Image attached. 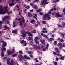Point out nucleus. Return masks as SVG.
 Here are the masks:
<instances>
[{"label":"nucleus","instance_id":"c03bdc74","mask_svg":"<svg viewBox=\"0 0 65 65\" xmlns=\"http://www.w3.org/2000/svg\"><path fill=\"white\" fill-rule=\"evenodd\" d=\"M56 52H57V54H59L60 53V51L59 50H58Z\"/></svg>","mask_w":65,"mask_h":65},{"label":"nucleus","instance_id":"a19ab883","mask_svg":"<svg viewBox=\"0 0 65 65\" xmlns=\"http://www.w3.org/2000/svg\"><path fill=\"white\" fill-rule=\"evenodd\" d=\"M2 47L3 48V50H4V51H6V48L3 47V46H2Z\"/></svg>","mask_w":65,"mask_h":65},{"label":"nucleus","instance_id":"6e6552de","mask_svg":"<svg viewBox=\"0 0 65 65\" xmlns=\"http://www.w3.org/2000/svg\"><path fill=\"white\" fill-rule=\"evenodd\" d=\"M41 2L42 3H43L44 4L46 5L48 4L49 3V2H47L46 1H41Z\"/></svg>","mask_w":65,"mask_h":65},{"label":"nucleus","instance_id":"37998d69","mask_svg":"<svg viewBox=\"0 0 65 65\" xmlns=\"http://www.w3.org/2000/svg\"><path fill=\"white\" fill-rule=\"evenodd\" d=\"M19 53L21 55L22 53V51H19Z\"/></svg>","mask_w":65,"mask_h":65},{"label":"nucleus","instance_id":"5701e85b","mask_svg":"<svg viewBox=\"0 0 65 65\" xmlns=\"http://www.w3.org/2000/svg\"><path fill=\"white\" fill-rule=\"evenodd\" d=\"M38 39H39V38L38 37H37L35 38L34 40H38Z\"/></svg>","mask_w":65,"mask_h":65},{"label":"nucleus","instance_id":"774afa93","mask_svg":"<svg viewBox=\"0 0 65 65\" xmlns=\"http://www.w3.org/2000/svg\"><path fill=\"white\" fill-rule=\"evenodd\" d=\"M12 26L14 28L15 27V25L13 24Z\"/></svg>","mask_w":65,"mask_h":65},{"label":"nucleus","instance_id":"a878e982","mask_svg":"<svg viewBox=\"0 0 65 65\" xmlns=\"http://www.w3.org/2000/svg\"><path fill=\"white\" fill-rule=\"evenodd\" d=\"M3 46H5L6 45V42H4L3 44Z\"/></svg>","mask_w":65,"mask_h":65},{"label":"nucleus","instance_id":"de8ad7c7","mask_svg":"<svg viewBox=\"0 0 65 65\" xmlns=\"http://www.w3.org/2000/svg\"><path fill=\"white\" fill-rule=\"evenodd\" d=\"M20 25L21 26H22V21H20Z\"/></svg>","mask_w":65,"mask_h":65},{"label":"nucleus","instance_id":"4c0bfd02","mask_svg":"<svg viewBox=\"0 0 65 65\" xmlns=\"http://www.w3.org/2000/svg\"><path fill=\"white\" fill-rule=\"evenodd\" d=\"M52 3H56V2L55 0H52Z\"/></svg>","mask_w":65,"mask_h":65},{"label":"nucleus","instance_id":"7c9ffc66","mask_svg":"<svg viewBox=\"0 0 65 65\" xmlns=\"http://www.w3.org/2000/svg\"><path fill=\"white\" fill-rule=\"evenodd\" d=\"M57 43V41H55L54 42V44L55 45H56Z\"/></svg>","mask_w":65,"mask_h":65},{"label":"nucleus","instance_id":"473e14b6","mask_svg":"<svg viewBox=\"0 0 65 65\" xmlns=\"http://www.w3.org/2000/svg\"><path fill=\"white\" fill-rule=\"evenodd\" d=\"M33 17L34 18H36L37 17V15L36 14H34Z\"/></svg>","mask_w":65,"mask_h":65},{"label":"nucleus","instance_id":"2f4dec72","mask_svg":"<svg viewBox=\"0 0 65 65\" xmlns=\"http://www.w3.org/2000/svg\"><path fill=\"white\" fill-rule=\"evenodd\" d=\"M49 44L47 43V44L46 46L45 47V48H47L49 47Z\"/></svg>","mask_w":65,"mask_h":65},{"label":"nucleus","instance_id":"09e8293b","mask_svg":"<svg viewBox=\"0 0 65 65\" xmlns=\"http://www.w3.org/2000/svg\"><path fill=\"white\" fill-rule=\"evenodd\" d=\"M56 55L57 56H61V54H57Z\"/></svg>","mask_w":65,"mask_h":65},{"label":"nucleus","instance_id":"4d7b16f0","mask_svg":"<svg viewBox=\"0 0 65 65\" xmlns=\"http://www.w3.org/2000/svg\"><path fill=\"white\" fill-rule=\"evenodd\" d=\"M53 9L54 10H56V8L55 7L53 8Z\"/></svg>","mask_w":65,"mask_h":65},{"label":"nucleus","instance_id":"aec40b11","mask_svg":"<svg viewBox=\"0 0 65 65\" xmlns=\"http://www.w3.org/2000/svg\"><path fill=\"white\" fill-rule=\"evenodd\" d=\"M7 25H5V26L4 27V29H5V30H6V29H7Z\"/></svg>","mask_w":65,"mask_h":65},{"label":"nucleus","instance_id":"f03ea898","mask_svg":"<svg viewBox=\"0 0 65 65\" xmlns=\"http://www.w3.org/2000/svg\"><path fill=\"white\" fill-rule=\"evenodd\" d=\"M24 57L22 56L21 55H19L18 56V58H19L20 61H22V59H24V60H25L26 59V57H27V56H26V55H24Z\"/></svg>","mask_w":65,"mask_h":65},{"label":"nucleus","instance_id":"f3484780","mask_svg":"<svg viewBox=\"0 0 65 65\" xmlns=\"http://www.w3.org/2000/svg\"><path fill=\"white\" fill-rule=\"evenodd\" d=\"M35 21V20H32L30 21V23H31L33 24H34Z\"/></svg>","mask_w":65,"mask_h":65},{"label":"nucleus","instance_id":"f257e3e1","mask_svg":"<svg viewBox=\"0 0 65 65\" xmlns=\"http://www.w3.org/2000/svg\"><path fill=\"white\" fill-rule=\"evenodd\" d=\"M4 9L5 11H2V9H1V8L0 7V14H5V13H6V12H8V8L7 6H5L4 8Z\"/></svg>","mask_w":65,"mask_h":65},{"label":"nucleus","instance_id":"c85d7f7f","mask_svg":"<svg viewBox=\"0 0 65 65\" xmlns=\"http://www.w3.org/2000/svg\"><path fill=\"white\" fill-rule=\"evenodd\" d=\"M42 23L43 24H46V22L44 21H42Z\"/></svg>","mask_w":65,"mask_h":65},{"label":"nucleus","instance_id":"13d9d810","mask_svg":"<svg viewBox=\"0 0 65 65\" xmlns=\"http://www.w3.org/2000/svg\"><path fill=\"white\" fill-rule=\"evenodd\" d=\"M30 56L31 58H33V56L32 55H30Z\"/></svg>","mask_w":65,"mask_h":65},{"label":"nucleus","instance_id":"e2e57ef3","mask_svg":"<svg viewBox=\"0 0 65 65\" xmlns=\"http://www.w3.org/2000/svg\"><path fill=\"white\" fill-rule=\"evenodd\" d=\"M39 59L40 60H41V59H42V58H41V57H39Z\"/></svg>","mask_w":65,"mask_h":65},{"label":"nucleus","instance_id":"0e129e2a","mask_svg":"<svg viewBox=\"0 0 65 65\" xmlns=\"http://www.w3.org/2000/svg\"><path fill=\"white\" fill-rule=\"evenodd\" d=\"M40 15H43V13L41 12L40 13Z\"/></svg>","mask_w":65,"mask_h":65},{"label":"nucleus","instance_id":"3c124183","mask_svg":"<svg viewBox=\"0 0 65 65\" xmlns=\"http://www.w3.org/2000/svg\"><path fill=\"white\" fill-rule=\"evenodd\" d=\"M60 60H63L64 59V57L62 56L60 58Z\"/></svg>","mask_w":65,"mask_h":65},{"label":"nucleus","instance_id":"a18cd8bd","mask_svg":"<svg viewBox=\"0 0 65 65\" xmlns=\"http://www.w3.org/2000/svg\"><path fill=\"white\" fill-rule=\"evenodd\" d=\"M22 37H26V34H24L23 36H22Z\"/></svg>","mask_w":65,"mask_h":65},{"label":"nucleus","instance_id":"39448f33","mask_svg":"<svg viewBox=\"0 0 65 65\" xmlns=\"http://www.w3.org/2000/svg\"><path fill=\"white\" fill-rule=\"evenodd\" d=\"M55 16L56 17V18H58V17H60L61 18V17H62V15L60 14H59V13H55Z\"/></svg>","mask_w":65,"mask_h":65},{"label":"nucleus","instance_id":"393cba45","mask_svg":"<svg viewBox=\"0 0 65 65\" xmlns=\"http://www.w3.org/2000/svg\"><path fill=\"white\" fill-rule=\"evenodd\" d=\"M3 23L2 22V21H0V29H1V28H2V27H1V26H2V25H1V24Z\"/></svg>","mask_w":65,"mask_h":65},{"label":"nucleus","instance_id":"b1692460","mask_svg":"<svg viewBox=\"0 0 65 65\" xmlns=\"http://www.w3.org/2000/svg\"><path fill=\"white\" fill-rule=\"evenodd\" d=\"M47 20H50V19H51V16L50 15H49L48 16H47Z\"/></svg>","mask_w":65,"mask_h":65},{"label":"nucleus","instance_id":"5fc2aeb1","mask_svg":"<svg viewBox=\"0 0 65 65\" xmlns=\"http://www.w3.org/2000/svg\"><path fill=\"white\" fill-rule=\"evenodd\" d=\"M58 27H63L62 26V25H58Z\"/></svg>","mask_w":65,"mask_h":65},{"label":"nucleus","instance_id":"2eb2a0df","mask_svg":"<svg viewBox=\"0 0 65 65\" xmlns=\"http://www.w3.org/2000/svg\"><path fill=\"white\" fill-rule=\"evenodd\" d=\"M42 10V9H37V12H40V11H41Z\"/></svg>","mask_w":65,"mask_h":65},{"label":"nucleus","instance_id":"338daca9","mask_svg":"<svg viewBox=\"0 0 65 65\" xmlns=\"http://www.w3.org/2000/svg\"><path fill=\"white\" fill-rule=\"evenodd\" d=\"M43 30H46V28L44 27L43 28Z\"/></svg>","mask_w":65,"mask_h":65},{"label":"nucleus","instance_id":"c756f323","mask_svg":"<svg viewBox=\"0 0 65 65\" xmlns=\"http://www.w3.org/2000/svg\"><path fill=\"white\" fill-rule=\"evenodd\" d=\"M65 40H64L62 39V38H61L60 39V41L61 42H63Z\"/></svg>","mask_w":65,"mask_h":65},{"label":"nucleus","instance_id":"6ab92c4d","mask_svg":"<svg viewBox=\"0 0 65 65\" xmlns=\"http://www.w3.org/2000/svg\"><path fill=\"white\" fill-rule=\"evenodd\" d=\"M42 32L44 33H47V30H43L42 31Z\"/></svg>","mask_w":65,"mask_h":65},{"label":"nucleus","instance_id":"f8f14e48","mask_svg":"<svg viewBox=\"0 0 65 65\" xmlns=\"http://www.w3.org/2000/svg\"><path fill=\"white\" fill-rule=\"evenodd\" d=\"M40 41L42 44H44V43L45 42L44 40H40Z\"/></svg>","mask_w":65,"mask_h":65},{"label":"nucleus","instance_id":"7ed1b4c3","mask_svg":"<svg viewBox=\"0 0 65 65\" xmlns=\"http://www.w3.org/2000/svg\"><path fill=\"white\" fill-rule=\"evenodd\" d=\"M15 52V50L13 48L12 50V51H10L9 50H8L7 51V53L8 55H11L13 54Z\"/></svg>","mask_w":65,"mask_h":65},{"label":"nucleus","instance_id":"8fccbe9b","mask_svg":"<svg viewBox=\"0 0 65 65\" xmlns=\"http://www.w3.org/2000/svg\"><path fill=\"white\" fill-rule=\"evenodd\" d=\"M1 55L2 57H4V54H2V53H1Z\"/></svg>","mask_w":65,"mask_h":65},{"label":"nucleus","instance_id":"1a4fd4ad","mask_svg":"<svg viewBox=\"0 0 65 65\" xmlns=\"http://www.w3.org/2000/svg\"><path fill=\"white\" fill-rule=\"evenodd\" d=\"M9 16H5L3 18V21L4 22V21H5V19H9Z\"/></svg>","mask_w":65,"mask_h":65},{"label":"nucleus","instance_id":"49530a36","mask_svg":"<svg viewBox=\"0 0 65 65\" xmlns=\"http://www.w3.org/2000/svg\"><path fill=\"white\" fill-rule=\"evenodd\" d=\"M27 53L28 54H30L31 53V52H28V51H26Z\"/></svg>","mask_w":65,"mask_h":65},{"label":"nucleus","instance_id":"cd10ccee","mask_svg":"<svg viewBox=\"0 0 65 65\" xmlns=\"http://www.w3.org/2000/svg\"><path fill=\"white\" fill-rule=\"evenodd\" d=\"M58 46H62V44L61 43H58L57 44Z\"/></svg>","mask_w":65,"mask_h":65},{"label":"nucleus","instance_id":"864d4df0","mask_svg":"<svg viewBox=\"0 0 65 65\" xmlns=\"http://www.w3.org/2000/svg\"><path fill=\"white\" fill-rule=\"evenodd\" d=\"M35 27H37V26H38V25L37 24H35Z\"/></svg>","mask_w":65,"mask_h":65},{"label":"nucleus","instance_id":"9d476101","mask_svg":"<svg viewBox=\"0 0 65 65\" xmlns=\"http://www.w3.org/2000/svg\"><path fill=\"white\" fill-rule=\"evenodd\" d=\"M14 62V61H13V59H11V62L9 64V65H13Z\"/></svg>","mask_w":65,"mask_h":65},{"label":"nucleus","instance_id":"20e7f679","mask_svg":"<svg viewBox=\"0 0 65 65\" xmlns=\"http://www.w3.org/2000/svg\"><path fill=\"white\" fill-rule=\"evenodd\" d=\"M14 0H10L9 2H11V3H10L9 4V5L10 6H13L14 5H15V4L14 3Z\"/></svg>","mask_w":65,"mask_h":65},{"label":"nucleus","instance_id":"79ce46f5","mask_svg":"<svg viewBox=\"0 0 65 65\" xmlns=\"http://www.w3.org/2000/svg\"><path fill=\"white\" fill-rule=\"evenodd\" d=\"M1 50L2 51V53H4V51L3 50V49H2V48H1Z\"/></svg>","mask_w":65,"mask_h":65},{"label":"nucleus","instance_id":"603ef678","mask_svg":"<svg viewBox=\"0 0 65 65\" xmlns=\"http://www.w3.org/2000/svg\"><path fill=\"white\" fill-rule=\"evenodd\" d=\"M28 39L29 40H32V38L30 37H28Z\"/></svg>","mask_w":65,"mask_h":65},{"label":"nucleus","instance_id":"72a5a7b5","mask_svg":"<svg viewBox=\"0 0 65 65\" xmlns=\"http://www.w3.org/2000/svg\"><path fill=\"white\" fill-rule=\"evenodd\" d=\"M22 33L23 34V33H25V30H24V29H23L22 30Z\"/></svg>","mask_w":65,"mask_h":65},{"label":"nucleus","instance_id":"6e6d98bb","mask_svg":"<svg viewBox=\"0 0 65 65\" xmlns=\"http://www.w3.org/2000/svg\"><path fill=\"white\" fill-rule=\"evenodd\" d=\"M56 61H58V60H59V58L57 57L56 58Z\"/></svg>","mask_w":65,"mask_h":65},{"label":"nucleus","instance_id":"412c9836","mask_svg":"<svg viewBox=\"0 0 65 65\" xmlns=\"http://www.w3.org/2000/svg\"><path fill=\"white\" fill-rule=\"evenodd\" d=\"M16 56H17V54L15 53H14L13 55H12V57H16Z\"/></svg>","mask_w":65,"mask_h":65},{"label":"nucleus","instance_id":"4be33fe9","mask_svg":"<svg viewBox=\"0 0 65 65\" xmlns=\"http://www.w3.org/2000/svg\"><path fill=\"white\" fill-rule=\"evenodd\" d=\"M35 41V43L37 44H38L39 43V42H38L37 40H34Z\"/></svg>","mask_w":65,"mask_h":65},{"label":"nucleus","instance_id":"4468645a","mask_svg":"<svg viewBox=\"0 0 65 65\" xmlns=\"http://www.w3.org/2000/svg\"><path fill=\"white\" fill-rule=\"evenodd\" d=\"M28 36H31V37H33V35L31 32H29L28 34Z\"/></svg>","mask_w":65,"mask_h":65},{"label":"nucleus","instance_id":"a211bd4d","mask_svg":"<svg viewBox=\"0 0 65 65\" xmlns=\"http://www.w3.org/2000/svg\"><path fill=\"white\" fill-rule=\"evenodd\" d=\"M65 22H63L62 23V28H64L65 26Z\"/></svg>","mask_w":65,"mask_h":65},{"label":"nucleus","instance_id":"423d86ee","mask_svg":"<svg viewBox=\"0 0 65 65\" xmlns=\"http://www.w3.org/2000/svg\"><path fill=\"white\" fill-rule=\"evenodd\" d=\"M20 42L21 43H24V42H25L24 45V44H23V45L24 46H26V45H27L26 41H24V40H22V41Z\"/></svg>","mask_w":65,"mask_h":65},{"label":"nucleus","instance_id":"c9c22d12","mask_svg":"<svg viewBox=\"0 0 65 65\" xmlns=\"http://www.w3.org/2000/svg\"><path fill=\"white\" fill-rule=\"evenodd\" d=\"M17 32V30H14L12 31V33H15Z\"/></svg>","mask_w":65,"mask_h":65},{"label":"nucleus","instance_id":"dca6fc26","mask_svg":"<svg viewBox=\"0 0 65 65\" xmlns=\"http://www.w3.org/2000/svg\"><path fill=\"white\" fill-rule=\"evenodd\" d=\"M28 17H31L32 16V14L31 13L28 12Z\"/></svg>","mask_w":65,"mask_h":65},{"label":"nucleus","instance_id":"bf43d9fd","mask_svg":"<svg viewBox=\"0 0 65 65\" xmlns=\"http://www.w3.org/2000/svg\"><path fill=\"white\" fill-rule=\"evenodd\" d=\"M54 64H55V65H58V64L57 63V62H54Z\"/></svg>","mask_w":65,"mask_h":65},{"label":"nucleus","instance_id":"0eeeda50","mask_svg":"<svg viewBox=\"0 0 65 65\" xmlns=\"http://www.w3.org/2000/svg\"><path fill=\"white\" fill-rule=\"evenodd\" d=\"M49 15L48 14H45L43 15V20H46V17H48Z\"/></svg>","mask_w":65,"mask_h":65},{"label":"nucleus","instance_id":"9b49d317","mask_svg":"<svg viewBox=\"0 0 65 65\" xmlns=\"http://www.w3.org/2000/svg\"><path fill=\"white\" fill-rule=\"evenodd\" d=\"M32 8H34V9H37L38 8V6H36L35 5H34L32 6Z\"/></svg>","mask_w":65,"mask_h":65},{"label":"nucleus","instance_id":"ddd939ff","mask_svg":"<svg viewBox=\"0 0 65 65\" xmlns=\"http://www.w3.org/2000/svg\"><path fill=\"white\" fill-rule=\"evenodd\" d=\"M10 60V58H8L7 59V64H8L9 65V64L10 63V62L9 61Z\"/></svg>","mask_w":65,"mask_h":65},{"label":"nucleus","instance_id":"052dcab7","mask_svg":"<svg viewBox=\"0 0 65 65\" xmlns=\"http://www.w3.org/2000/svg\"><path fill=\"white\" fill-rule=\"evenodd\" d=\"M46 48H44L43 49V51H46Z\"/></svg>","mask_w":65,"mask_h":65},{"label":"nucleus","instance_id":"e433bc0d","mask_svg":"<svg viewBox=\"0 0 65 65\" xmlns=\"http://www.w3.org/2000/svg\"><path fill=\"white\" fill-rule=\"evenodd\" d=\"M55 51L56 52V51H57L59 50H58V48L57 47H56L55 48Z\"/></svg>","mask_w":65,"mask_h":65},{"label":"nucleus","instance_id":"680f3d73","mask_svg":"<svg viewBox=\"0 0 65 65\" xmlns=\"http://www.w3.org/2000/svg\"><path fill=\"white\" fill-rule=\"evenodd\" d=\"M63 46V47H65V43H63V45H62Z\"/></svg>","mask_w":65,"mask_h":65},{"label":"nucleus","instance_id":"bb28decb","mask_svg":"<svg viewBox=\"0 0 65 65\" xmlns=\"http://www.w3.org/2000/svg\"><path fill=\"white\" fill-rule=\"evenodd\" d=\"M31 33H36V31L35 30H34L33 31H31Z\"/></svg>","mask_w":65,"mask_h":65},{"label":"nucleus","instance_id":"69168bd1","mask_svg":"<svg viewBox=\"0 0 65 65\" xmlns=\"http://www.w3.org/2000/svg\"><path fill=\"white\" fill-rule=\"evenodd\" d=\"M61 36H64V34L62 33H61Z\"/></svg>","mask_w":65,"mask_h":65},{"label":"nucleus","instance_id":"58836bf2","mask_svg":"<svg viewBox=\"0 0 65 65\" xmlns=\"http://www.w3.org/2000/svg\"><path fill=\"white\" fill-rule=\"evenodd\" d=\"M53 54L54 55H57V52H53Z\"/></svg>","mask_w":65,"mask_h":65},{"label":"nucleus","instance_id":"f704fd0d","mask_svg":"<svg viewBox=\"0 0 65 65\" xmlns=\"http://www.w3.org/2000/svg\"><path fill=\"white\" fill-rule=\"evenodd\" d=\"M22 21H23V23H24L25 22V20H24V17H22Z\"/></svg>","mask_w":65,"mask_h":65},{"label":"nucleus","instance_id":"ea45409f","mask_svg":"<svg viewBox=\"0 0 65 65\" xmlns=\"http://www.w3.org/2000/svg\"><path fill=\"white\" fill-rule=\"evenodd\" d=\"M30 6H26L25 8H27V9H29V8H30Z\"/></svg>","mask_w":65,"mask_h":65}]
</instances>
